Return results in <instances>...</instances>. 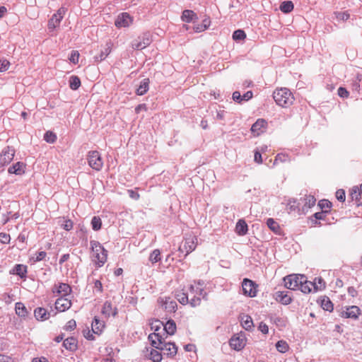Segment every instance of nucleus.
<instances>
[{
  "mask_svg": "<svg viewBox=\"0 0 362 362\" xmlns=\"http://www.w3.org/2000/svg\"><path fill=\"white\" fill-rule=\"evenodd\" d=\"M148 340L151 341V346L158 350L166 351V354L170 357H173L177 352V347L175 343L165 342L162 336L158 333H152L148 335Z\"/></svg>",
  "mask_w": 362,
  "mask_h": 362,
  "instance_id": "nucleus-1",
  "label": "nucleus"
},
{
  "mask_svg": "<svg viewBox=\"0 0 362 362\" xmlns=\"http://www.w3.org/2000/svg\"><path fill=\"white\" fill-rule=\"evenodd\" d=\"M203 285L204 282L199 281L197 284L189 285L186 291V296L189 298L188 303L193 308L199 305L202 299H206L207 293L204 291Z\"/></svg>",
  "mask_w": 362,
  "mask_h": 362,
  "instance_id": "nucleus-2",
  "label": "nucleus"
},
{
  "mask_svg": "<svg viewBox=\"0 0 362 362\" xmlns=\"http://www.w3.org/2000/svg\"><path fill=\"white\" fill-rule=\"evenodd\" d=\"M273 98L276 105L284 108L293 105L295 100L293 93L286 88L276 89L273 93Z\"/></svg>",
  "mask_w": 362,
  "mask_h": 362,
  "instance_id": "nucleus-3",
  "label": "nucleus"
},
{
  "mask_svg": "<svg viewBox=\"0 0 362 362\" xmlns=\"http://www.w3.org/2000/svg\"><path fill=\"white\" fill-rule=\"evenodd\" d=\"M90 244L93 252V260L98 267H101L107 261V251L98 241L90 240Z\"/></svg>",
  "mask_w": 362,
  "mask_h": 362,
  "instance_id": "nucleus-4",
  "label": "nucleus"
},
{
  "mask_svg": "<svg viewBox=\"0 0 362 362\" xmlns=\"http://www.w3.org/2000/svg\"><path fill=\"white\" fill-rule=\"evenodd\" d=\"M283 280L286 288L297 290L300 288L302 281H305V276L293 274L285 276Z\"/></svg>",
  "mask_w": 362,
  "mask_h": 362,
  "instance_id": "nucleus-5",
  "label": "nucleus"
},
{
  "mask_svg": "<svg viewBox=\"0 0 362 362\" xmlns=\"http://www.w3.org/2000/svg\"><path fill=\"white\" fill-rule=\"evenodd\" d=\"M197 245V239L195 236H189L185 239L178 248V251L185 253V257L194 251Z\"/></svg>",
  "mask_w": 362,
  "mask_h": 362,
  "instance_id": "nucleus-6",
  "label": "nucleus"
},
{
  "mask_svg": "<svg viewBox=\"0 0 362 362\" xmlns=\"http://www.w3.org/2000/svg\"><path fill=\"white\" fill-rule=\"evenodd\" d=\"M88 163L93 170L99 171L102 169L103 161L100 153L97 151H90L88 154Z\"/></svg>",
  "mask_w": 362,
  "mask_h": 362,
  "instance_id": "nucleus-7",
  "label": "nucleus"
},
{
  "mask_svg": "<svg viewBox=\"0 0 362 362\" xmlns=\"http://www.w3.org/2000/svg\"><path fill=\"white\" fill-rule=\"evenodd\" d=\"M151 42L149 33H144L141 36L132 41V47L134 49H143L148 47Z\"/></svg>",
  "mask_w": 362,
  "mask_h": 362,
  "instance_id": "nucleus-8",
  "label": "nucleus"
},
{
  "mask_svg": "<svg viewBox=\"0 0 362 362\" xmlns=\"http://www.w3.org/2000/svg\"><path fill=\"white\" fill-rule=\"evenodd\" d=\"M16 151L11 146H6L0 153V168L8 165L13 159Z\"/></svg>",
  "mask_w": 362,
  "mask_h": 362,
  "instance_id": "nucleus-9",
  "label": "nucleus"
},
{
  "mask_svg": "<svg viewBox=\"0 0 362 362\" xmlns=\"http://www.w3.org/2000/svg\"><path fill=\"white\" fill-rule=\"evenodd\" d=\"M257 284L249 279L245 278L243 281L242 288L243 294L245 296L255 297L257 293Z\"/></svg>",
  "mask_w": 362,
  "mask_h": 362,
  "instance_id": "nucleus-10",
  "label": "nucleus"
},
{
  "mask_svg": "<svg viewBox=\"0 0 362 362\" xmlns=\"http://www.w3.org/2000/svg\"><path fill=\"white\" fill-rule=\"evenodd\" d=\"M66 9L64 7H61L58 9L57 13H54L48 21V28L49 30H54L58 27L61 23V21L64 18Z\"/></svg>",
  "mask_w": 362,
  "mask_h": 362,
  "instance_id": "nucleus-11",
  "label": "nucleus"
},
{
  "mask_svg": "<svg viewBox=\"0 0 362 362\" xmlns=\"http://www.w3.org/2000/svg\"><path fill=\"white\" fill-rule=\"evenodd\" d=\"M229 344L234 350L240 351L246 345V339L243 334L235 335L230 339Z\"/></svg>",
  "mask_w": 362,
  "mask_h": 362,
  "instance_id": "nucleus-12",
  "label": "nucleus"
},
{
  "mask_svg": "<svg viewBox=\"0 0 362 362\" xmlns=\"http://www.w3.org/2000/svg\"><path fill=\"white\" fill-rule=\"evenodd\" d=\"M55 309L59 312H64L69 310L72 303L69 296H60L55 301Z\"/></svg>",
  "mask_w": 362,
  "mask_h": 362,
  "instance_id": "nucleus-13",
  "label": "nucleus"
},
{
  "mask_svg": "<svg viewBox=\"0 0 362 362\" xmlns=\"http://www.w3.org/2000/svg\"><path fill=\"white\" fill-rule=\"evenodd\" d=\"M71 291V286L65 283L55 284L52 288V292L55 296L61 295V296H69Z\"/></svg>",
  "mask_w": 362,
  "mask_h": 362,
  "instance_id": "nucleus-14",
  "label": "nucleus"
},
{
  "mask_svg": "<svg viewBox=\"0 0 362 362\" xmlns=\"http://www.w3.org/2000/svg\"><path fill=\"white\" fill-rule=\"evenodd\" d=\"M361 315V309L356 305H351L346 308L345 310L341 312V317L357 320Z\"/></svg>",
  "mask_w": 362,
  "mask_h": 362,
  "instance_id": "nucleus-15",
  "label": "nucleus"
},
{
  "mask_svg": "<svg viewBox=\"0 0 362 362\" xmlns=\"http://www.w3.org/2000/svg\"><path fill=\"white\" fill-rule=\"evenodd\" d=\"M132 23V17L127 13L119 15L115 21V26L117 28H126Z\"/></svg>",
  "mask_w": 362,
  "mask_h": 362,
  "instance_id": "nucleus-16",
  "label": "nucleus"
},
{
  "mask_svg": "<svg viewBox=\"0 0 362 362\" xmlns=\"http://www.w3.org/2000/svg\"><path fill=\"white\" fill-rule=\"evenodd\" d=\"M275 300L283 305H288L292 302L291 297L288 295V291H276L274 294Z\"/></svg>",
  "mask_w": 362,
  "mask_h": 362,
  "instance_id": "nucleus-17",
  "label": "nucleus"
},
{
  "mask_svg": "<svg viewBox=\"0 0 362 362\" xmlns=\"http://www.w3.org/2000/svg\"><path fill=\"white\" fill-rule=\"evenodd\" d=\"M267 127V122L263 119H258L251 127V131L255 136H259Z\"/></svg>",
  "mask_w": 362,
  "mask_h": 362,
  "instance_id": "nucleus-18",
  "label": "nucleus"
},
{
  "mask_svg": "<svg viewBox=\"0 0 362 362\" xmlns=\"http://www.w3.org/2000/svg\"><path fill=\"white\" fill-rule=\"evenodd\" d=\"M252 96L253 93L251 90L247 91L243 95H241L239 91H235L233 93L232 98L235 102L242 103L243 102L248 101L252 98Z\"/></svg>",
  "mask_w": 362,
  "mask_h": 362,
  "instance_id": "nucleus-19",
  "label": "nucleus"
},
{
  "mask_svg": "<svg viewBox=\"0 0 362 362\" xmlns=\"http://www.w3.org/2000/svg\"><path fill=\"white\" fill-rule=\"evenodd\" d=\"M117 313V310L115 307L112 306V304L109 301H105L103 305L102 314L106 317L110 316H115Z\"/></svg>",
  "mask_w": 362,
  "mask_h": 362,
  "instance_id": "nucleus-20",
  "label": "nucleus"
},
{
  "mask_svg": "<svg viewBox=\"0 0 362 362\" xmlns=\"http://www.w3.org/2000/svg\"><path fill=\"white\" fill-rule=\"evenodd\" d=\"M25 164L23 162H17L8 169L9 174H15L17 175H23L25 173Z\"/></svg>",
  "mask_w": 362,
  "mask_h": 362,
  "instance_id": "nucleus-21",
  "label": "nucleus"
},
{
  "mask_svg": "<svg viewBox=\"0 0 362 362\" xmlns=\"http://www.w3.org/2000/svg\"><path fill=\"white\" fill-rule=\"evenodd\" d=\"M112 47V42L110 40H109L106 42L105 47L103 48V49L100 51L99 55L95 56L94 57L95 60L96 62H102L103 60H104L111 52Z\"/></svg>",
  "mask_w": 362,
  "mask_h": 362,
  "instance_id": "nucleus-22",
  "label": "nucleus"
},
{
  "mask_svg": "<svg viewBox=\"0 0 362 362\" xmlns=\"http://www.w3.org/2000/svg\"><path fill=\"white\" fill-rule=\"evenodd\" d=\"M63 346L69 351H74L77 349L78 347V341L74 337H68L63 341Z\"/></svg>",
  "mask_w": 362,
  "mask_h": 362,
  "instance_id": "nucleus-23",
  "label": "nucleus"
},
{
  "mask_svg": "<svg viewBox=\"0 0 362 362\" xmlns=\"http://www.w3.org/2000/svg\"><path fill=\"white\" fill-rule=\"evenodd\" d=\"M35 317L37 320H46L50 317V313L46 310L44 308H37L34 310Z\"/></svg>",
  "mask_w": 362,
  "mask_h": 362,
  "instance_id": "nucleus-24",
  "label": "nucleus"
},
{
  "mask_svg": "<svg viewBox=\"0 0 362 362\" xmlns=\"http://www.w3.org/2000/svg\"><path fill=\"white\" fill-rule=\"evenodd\" d=\"M15 310L16 315L23 318H25L28 315V311L25 305L21 302H17L15 304Z\"/></svg>",
  "mask_w": 362,
  "mask_h": 362,
  "instance_id": "nucleus-25",
  "label": "nucleus"
},
{
  "mask_svg": "<svg viewBox=\"0 0 362 362\" xmlns=\"http://www.w3.org/2000/svg\"><path fill=\"white\" fill-rule=\"evenodd\" d=\"M197 14L192 10H184L181 19L182 21L186 23H191L193 22L194 19H197Z\"/></svg>",
  "mask_w": 362,
  "mask_h": 362,
  "instance_id": "nucleus-26",
  "label": "nucleus"
},
{
  "mask_svg": "<svg viewBox=\"0 0 362 362\" xmlns=\"http://www.w3.org/2000/svg\"><path fill=\"white\" fill-rule=\"evenodd\" d=\"M149 79L144 78L140 82V85L136 90V93L138 95H143L147 93L149 89Z\"/></svg>",
  "mask_w": 362,
  "mask_h": 362,
  "instance_id": "nucleus-27",
  "label": "nucleus"
},
{
  "mask_svg": "<svg viewBox=\"0 0 362 362\" xmlns=\"http://www.w3.org/2000/svg\"><path fill=\"white\" fill-rule=\"evenodd\" d=\"M362 86V74H357V76L352 80L351 88L352 91L359 93L361 87Z\"/></svg>",
  "mask_w": 362,
  "mask_h": 362,
  "instance_id": "nucleus-28",
  "label": "nucleus"
},
{
  "mask_svg": "<svg viewBox=\"0 0 362 362\" xmlns=\"http://www.w3.org/2000/svg\"><path fill=\"white\" fill-rule=\"evenodd\" d=\"M247 225L244 220H239L235 226V231L239 235H244L247 232Z\"/></svg>",
  "mask_w": 362,
  "mask_h": 362,
  "instance_id": "nucleus-29",
  "label": "nucleus"
},
{
  "mask_svg": "<svg viewBox=\"0 0 362 362\" xmlns=\"http://www.w3.org/2000/svg\"><path fill=\"white\" fill-rule=\"evenodd\" d=\"M163 329L165 332L169 335H173L176 332V324L173 320H168L165 325H163Z\"/></svg>",
  "mask_w": 362,
  "mask_h": 362,
  "instance_id": "nucleus-30",
  "label": "nucleus"
},
{
  "mask_svg": "<svg viewBox=\"0 0 362 362\" xmlns=\"http://www.w3.org/2000/svg\"><path fill=\"white\" fill-rule=\"evenodd\" d=\"M267 226L276 234H280L281 228L279 224L274 219L269 218L267 220Z\"/></svg>",
  "mask_w": 362,
  "mask_h": 362,
  "instance_id": "nucleus-31",
  "label": "nucleus"
},
{
  "mask_svg": "<svg viewBox=\"0 0 362 362\" xmlns=\"http://www.w3.org/2000/svg\"><path fill=\"white\" fill-rule=\"evenodd\" d=\"M313 285H315V284H313L312 281H308L307 277L305 276V281H302L299 290L304 293H309L312 291Z\"/></svg>",
  "mask_w": 362,
  "mask_h": 362,
  "instance_id": "nucleus-32",
  "label": "nucleus"
},
{
  "mask_svg": "<svg viewBox=\"0 0 362 362\" xmlns=\"http://www.w3.org/2000/svg\"><path fill=\"white\" fill-rule=\"evenodd\" d=\"M13 271V274L19 276L21 279H23L26 276L27 267L23 264H16Z\"/></svg>",
  "mask_w": 362,
  "mask_h": 362,
  "instance_id": "nucleus-33",
  "label": "nucleus"
},
{
  "mask_svg": "<svg viewBox=\"0 0 362 362\" xmlns=\"http://www.w3.org/2000/svg\"><path fill=\"white\" fill-rule=\"evenodd\" d=\"M165 310L168 313L175 312L177 305L175 300H170V298L166 299L163 303Z\"/></svg>",
  "mask_w": 362,
  "mask_h": 362,
  "instance_id": "nucleus-34",
  "label": "nucleus"
},
{
  "mask_svg": "<svg viewBox=\"0 0 362 362\" xmlns=\"http://www.w3.org/2000/svg\"><path fill=\"white\" fill-rule=\"evenodd\" d=\"M175 298L182 305H187L189 303V298L186 296V291L183 290L176 291L175 294Z\"/></svg>",
  "mask_w": 362,
  "mask_h": 362,
  "instance_id": "nucleus-35",
  "label": "nucleus"
},
{
  "mask_svg": "<svg viewBox=\"0 0 362 362\" xmlns=\"http://www.w3.org/2000/svg\"><path fill=\"white\" fill-rule=\"evenodd\" d=\"M294 5L291 1H283L280 5V10L284 13H288L293 10Z\"/></svg>",
  "mask_w": 362,
  "mask_h": 362,
  "instance_id": "nucleus-36",
  "label": "nucleus"
},
{
  "mask_svg": "<svg viewBox=\"0 0 362 362\" xmlns=\"http://www.w3.org/2000/svg\"><path fill=\"white\" fill-rule=\"evenodd\" d=\"M81 86V80L77 76H71L69 78V87L76 90Z\"/></svg>",
  "mask_w": 362,
  "mask_h": 362,
  "instance_id": "nucleus-37",
  "label": "nucleus"
},
{
  "mask_svg": "<svg viewBox=\"0 0 362 362\" xmlns=\"http://www.w3.org/2000/svg\"><path fill=\"white\" fill-rule=\"evenodd\" d=\"M321 307L323 310L332 312L333 310V303L328 297H324L321 300Z\"/></svg>",
  "mask_w": 362,
  "mask_h": 362,
  "instance_id": "nucleus-38",
  "label": "nucleus"
},
{
  "mask_svg": "<svg viewBox=\"0 0 362 362\" xmlns=\"http://www.w3.org/2000/svg\"><path fill=\"white\" fill-rule=\"evenodd\" d=\"M103 327H104L103 322L100 321L96 317H95L94 320L92 322L93 331L95 333H99L102 331V329Z\"/></svg>",
  "mask_w": 362,
  "mask_h": 362,
  "instance_id": "nucleus-39",
  "label": "nucleus"
},
{
  "mask_svg": "<svg viewBox=\"0 0 362 362\" xmlns=\"http://www.w3.org/2000/svg\"><path fill=\"white\" fill-rule=\"evenodd\" d=\"M276 348L280 353H286L288 350V344L284 340H279L276 344Z\"/></svg>",
  "mask_w": 362,
  "mask_h": 362,
  "instance_id": "nucleus-40",
  "label": "nucleus"
},
{
  "mask_svg": "<svg viewBox=\"0 0 362 362\" xmlns=\"http://www.w3.org/2000/svg\"><path fill=\"white\" fill-rule=\"evenodd\" d=\"M313 284H315V285H313V289L315 291L322 290L325 288V283L321 277L315 278Z\"/></svg>",
  "mask_w": 362,
  "mask_h": 362,
  "instance_id": "nucleus-41",
  "label": "nucleus"
},
{
  "mask_svg": "<svg viewBox=\"0 0 362 362\" xmlns=\"http://www.w3.org/2000/svg\"><path fill=\"white\" fill-rule=\"evenodd\" d=\"M289 161H291V158L288 154L279 153L275 157L274 165L276 164L278 162L284 163Z\"/></svg>",
  "mask_w": 362,
  "mask_h": 362,
  "instance_id": "nucleus-42",
  "label": "nucleus"
},
{
  "mask_svg": "<svg viewBox=\"0 0 362 362\" xmlns=\"http://www.w3.org/2000/svg\"><path fill=\"white\" fill-rule=\"evenodd\" d=\"M305 204L304 207H306L307 209H310L315 206L316 202V199L313 195H306L304 198Z\"/></svg>",
  "mask_w": 362,
  "mask_h": 362,
  "instance_id": "nucleus-43",
  "label": "nucleus"
},
{
  "mask_svg": "<svg viewBox=\"0 0 362 362\" xmlns=\"http://www.w3.org/2000/svg\"><path fill=\"white\" fill-rule=\"evenodd\" d=\"M160 260V252L159 250H154L149 256V261L152 263H156Z\"/></svg>",
  "mask_w": 362,
  "mask_h": 362,
  "instance_id": "nucleus-44",
  "label": "nucleus"
},
{
  "mask_svg": "<svg viewBox=\"0 0 362 362\" xmlns=\"http://www.w3.org/2000/svg\"><path fill=\"white\" fill-rule=\"evenodd\" d=\"M362 195L360 188L357 186L354 187L350 193V196L352 200H356L358 202Z\"/></svg>",
  "mask_w": 362,
  "mask_h": 362,
  "instance_id": "nucleus-45",
  "label": "nucleus"
},
{
  "mask_svg": "<svg viewBox=\"0 0 362 362\" xmlns=\"http://www.w3.org/2000/svg\"><path fill=\"white\" fill-rule=\"evenodd\" d=\"M328 213H329L328 210H324V211H322L320 212L315 213V214H314V217L315 218V224L320 226L321 224L320 222L319 223L317 222V220H319V221L325 220L327 216V214Z\"/></svg>",
  "mask_w": 362,
  "mask_h": 362,
  "instance_id": "nucleus-46",
  "label": "nucleus"
},
{
  "mask_svg": "<svg viewBox=\"0 0 362 362\" xmlns=\"http://www.w3.org/2000/svg\"><path fill=\"white\" fill-rule=\"evenodd\" d=\"M93 230L97 231L101 228L102 221L99 216H93L91 220Z\"/></svg>",
  "mask_w": 362,
  "mask_h": 362,
  "instance_id": "nucleus-47",
  "label": "nucleus"
},
{
  "mask_svg": "<svg viewBox=\"0 0 362 362\" xmlns=\"http://www.w3.org/2000/svg\"><path fill=\"white\" fill-rule=\"evenodd\" d=\"M150 359L153 362H160L162 360L161 354L156 349H152L150 352Z\"/></svg>",
  "mask_w": 362,
  "mask_h": 362,
  "instance_id": "nucleus-48",
  "label": "nucleus"
},
{
  "mask_svg": "<svg viewBox=\"0 0 362 362\" xmlns=\"http://www.w3.org/2000/svg\"><path fill=\"white\" fill-rule=\"evenodd\" d=\"M246 37V34L243 30H237L233 33V39L235 41L244 40Z\"/></svg>",
  "mask_w": 362,
  "mask_h": 362,
  "instance_id": "nucleus-49",
  "label": "nucleus"
},
{
  "mask_svg": "<svg viewBox=\"0 0 362 362\" xmlns=\"http://www.w3.org/2000/svg\"><path fill=\"white\" fill-rule=\"evenodd\" d=\"M44 139L49 144H53L57 140V136L52 132L47 131L44 135Z\"/></svg>",
  "mask_w": 362,
  "mask_h": 362,
  "instance_id": "nucleus-50",
  "label": "nucleus"
},
{
  "mask_svg": "<svg viewBox=\"0 0 362 362\" xmlns=\"http://www.w3.org/2000/svg\"><path fill=\"white\" fill-rule=\"evenodd\" d=\"M318 206L322 209V211L328 210L329 212V209L332 207V203L328 200L322 199L319 202Z\"/></svg>",
  "mask_w": 362,
  "mask_h": 362,
  "instance_id": "nucleus-51",
  "label": "nucleus"
},
{
  "mask_svg": "<svg viewBox=\"0 0 362 362\" xmlns=\"http://www.w3.org/2000/svg\"><path fill=\"white\" fill-rule=\"evenodd\" d=\"M334 15H335L337 19H338L339 21H347L350 17V15L347 11L334 12Z\"/></svg>",
  "mask_w": 362,
  "mask_h": 362,
  "instance_id": "nucleus-52",
  "label": "nucleus"
},
{
  "mask_svg": "<svg viewBox=\"0 0 362 362\" xmlns=\"http://www.w3.org/2000/svg\"><path fill=\"white\" fill-rule=\"evenodd\" d=\"M245 317L246 319L243 321L242 325L246 330H249L253 326V322L251 317L247 315Z\"/></svg>",
  "mask_w": 362,
  "mask_h": 362,
  "instance_id": "nucleus-53",
  "label": "nucleus"
},
{
  "mask_svg": "<svg viewBox=\"0 0 362 362\" xmlns=\"http://www.w3.org/2000/svg\"><path fill=\"white\" fill-rule=\"evenodd\" d=\"M10 235L6 233H0V242L3 244H8L10 243Z\"/></svg>",
  "mask_w": 362,
  "mask_h": 362,
  "instance_id": "nucleus-54",
  "label": "nucleus"
},
{
  "mask_svg": "<svg viewBox=\"0 0 362 362\" xmlns=\"http://www.w3.org/2000/svg\"><path fill=\"white\" fill-rule=\"evenodd\" d=\"M46 256H47V252L45 251H41V252H37L35 254V257H33L34 262H36L42 261L46 257Z\"/></svg>",
  "mask_w": 362,
  "mask_h": 362,
  "instance_id": "nucleus-55",
  "label": "nucleus"
},
{
  "mask_svg": "<svg viewBox=\"0 0 362 362\" xmlns=\"http://www.w3.org/2000/svg\"><path fill=\"white\" fill-rule=\"evenodd\" d=\"M79 59V53L77 51L71 52V56L69 57V60L74 64H76L78 62Z\"/></svg>",
  "mask_w": 362,
  "mask_h": 362,
  "instance_id": "nucleus-56",
  "label": "nucleus"
},
{
  "mask_svg": "<svg viewBox=\"0 0 362 362\" xmlns=\"http://www.w3.org/2000/svg\"><path fill=\"white\" fill-rule=\"evenodd\" d=\"M10 66V62L6 59L0 60V71H6Z\"/></svg>",
  "mask_w": 362,
  "mask_h": 362,
  "instance_id": "nucleus-57",
  "label": "nucleus"
},
{
  "mask_svg": "<svg viewBox=\"0 0 362 362\" xmlns=\"http://www.w3.org/2000/svg\"><path fill=\"white\" fill-rule=\"evenodd\" d=\"M336 198L339 202H344L345 199H346L344 190V189H338L336 192Z\"/></svg>",
  "mask_w": 362,
  "mask_h": 362,
  "instance_id": "nucleus-58",
  "label": "nucleus"
},
{
  "mask_svg": "<svg viewBox=\"0 0 362 362\" xmlns=\"http://www.w3.org/2000/svg\"><path fill=\"white\" fill-rule=\"evenodd\" d=\"M62 226L64 230L69 231L73 228L74 223L71 220L67 219L64 221Z\"/></svg>",
  "mask_w": 362,
  "mask_h": 362,
  "instance_id": "nucleus-59",
  "label": "nucleus"
},
{
  "mask_svg": "<svg viewBox=\"0 0 362 362\" xmlns=\"http://www.w3.org/2000/svg\"><path fill=\"white\" fill-rule=\"evenodd\" d=\"M76 327V323L74 320H69L65 325L64 329L67 331L74 330Z\"/></svg>",
  "mask_w": 362,
  "mask_h": 362,
  "instance_id": "nucleus-60",
  "label": "nucleus"
},
{
  "mask_svg": "<svg viewBox=\"0 0 362 362\" xmlns=\"http://www.w3.org/2000/svg\"><path fill=\"white\" fill-rule=\"evenodd\" d=\"M103 285L100 280L94 281V291L101 293L103 292Z\"/></svg>",
  "mask_w": 362,
  "mask_h": 362,
  "instance_id": "nucleus-61",
  "label": "nucleus"
},
{
  "mask_svg": "<svg viewBox=\"0 0 362 362\" xmlns=\"http://www.w3.org/2000/svg\"><path fill=\"white\" fill-rule=\"evenodd\" d=\"M338 95L341 98H346L349 96V92L347 91V90L345 88L340 87L338 89Z\"/></svg>",
  "mask_w": 362,
  "mask_h": 362,
  "instance_id": "nucleus-62",
  "label": "nucleus"
},
{
  "mask_svg": "<svg viewBox=\"0 0 362 362\" xmlns=\"http://www.w3.org/2000/svg\"><path fill=\"white\" fill-rule=\"evenodd\" d=\"M258 329L263 334H267L269 332L268 326L262 322L259 323Z\"/></svg>",
  "mask_w": 362,
  "mask_h": 362,
  "instance_id": "nucleus-63",
  "label": "nucleus"
},
{
  "mask_svg": "<svg viewBox=\"0 0 362 362\" xmlns=\"http://www.w3.org/2000/svg\"><path fill=\"white\" fill-rule=\"evenodd\" d=\"M128 194H129V196L132 199H134V200H138L140 197V195L139 194L133 190V189H129L128 191Z\"/></svg>",
  "mask_w": 362,
  "mask_h": 362,
  "instance_id": "nucleus-64",
  "label": "nucleus"
}]
</instances>
